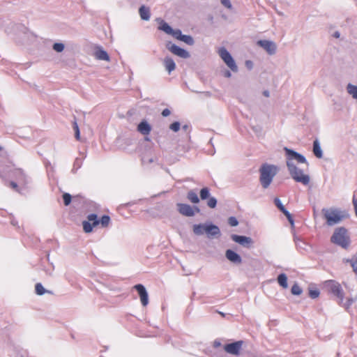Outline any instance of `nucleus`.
Here are the masks:
<instances>
[{
  "label": "nucleus",
  "instance_id": "nucleus-38",
  "mask_svg": "<svg viewBox=\"0 0 357 357\" xmlns=\"http://www.w3.org/2000/svg\"><path fill=\"white\" fill-rule=\"evenodd\" d=\"M181 128V123L178 121H174L169 125V129L174 132H178Z\"/></svg>",
  "mask_w": 357,
  "mask_h": 357
},
{
  "label": "nucleus",
  "instance_id": "nucleus-31",
  "mask_svg": "<svg viewBox=\"0 0 357 357\" xmlns=\"http://www.w3.org/2000/svg\"><path fill=\"white\" fill-rule=\"evenodd\" d=\"M82 226H83V229L86 233L91 232L93 230V228L95 227L93 225V223H91L86 220H84L82 222Z\"/></svg>",
  "mask_w": 357,
  "mask_h": 357
},
{
  "label": "nucleus",
  "instance_id": "nucleus-21",
  "mask_svg": "<svg viewBox=\"0 0 357 357\" xmlns=\"http://www.w3.org/2000/svg\"><path fill=\"white\" fill-rule=\"evenodd\" d=\"M139 15L142 20L148 21L150 19L151 14L149 8L142 6L139 9Z\"/></svg>",
  "mask_w": 357,
  "mask_h": 357
},
{
  "label": "nucleus",
  "instance_id": "nucleus-13",
  "mask_svg": "<svg viewBox=\"0 0 357 357\" xmlns=\"http://www.w3.org/2000/svg\"><path fill=\"white\" fill-rule=\"evenodd\" d=\"M133 289L137 291L142 305L144 307L146 306L149 304V294L145 287L142 284H137Z\"/></svg>",
  "mask_w": 357,
  "mask_h": 357
},
{
  "label": "nucleus",
  "instance_id": "nucleus-22",
  "mask_svg": "<svg viewBox=\"0 0 357 357\" xmlns=\"http://www.w3.org/2000/svg\"><path fill=\"white\" fill-rule=\"evenodd\" d=\"M206 223L204 224H195L193 225V232L195 235L201 236L205 234V227Z\"/></svg>",
  "mask_w": 357,
  "mask_h": 357
},
{
  "label": "nucleus",
  "instance_id": "nucleus-11",
  "mask_svg": "<svg viewBox=\"0 0 357 357\" xmlns=\"http://www.w3.org/2000/svg\"><path fill=\"white\" fill-rule=\"evenodd\" d=\"M243 343V342L242 340H239L226 344L224 346V350L229 354L238 356L240 354Z\"/></svg>",
  "mask_w": 357,
  "mask_h": 357
},
{
  "label": "nucleus",
  "instance_id": "nucleus-9",
  "mask_svg": "<svg viewBox=\"0 0 357 357\" xmlns=\"http://www.w3.org/2000/svg\"><path fill=\"white\" fill-rule=\"evenodd\" d=\"M167 48L174 54L182 58L188 59L190 56V53L183 48L172 43L171 42L167 44Z\"/></svg>",
  "mask_w": 357,
  "mask_h": 357
},
{
  "label": "nucleus",
  "instance_id": "nucleus-49",
  "mask_svg": "<svg viewBox=\"0 0 357 357\" xmlns=\"http://www.w3.org/2000/svg\"><path fill=\"white\" fill-rule=\"evenodd\" d=\"M10 186L12 188H13L14 190H15L16 191H18V186H17V184L16 182H15V181L10 182Z\"/></svg>",
  "mask_w": 357,
  "mask_h": 357
},
{
  "label": "nucleus",
  "instance_id": "nucleus-15",
  "mask_svg": "<svg viewBox=\"0 0 357 357\" xmlns=\"http://www.w3.org/2000/svg\"><path fill=\"white\" fill-rule=\"evenodd\" d=\"M205 234L209 238L219 237L221 234L220 228L212 222L206 223Z\"/></svg>",
  "mask_w": 357,
  "mask_h": 357
},
{
  "label": "nucleus",
  "instance_id": "nucleus-23",
  "mask_svg": "<svg viewBox=\"0 0 357 357\" xmlns=\"http://www.w3.org/2000/svg\"><path fill=\"white\" fill-rule=\"evenodd\" d=\"M187 199L192 204H198L200 201L197 194L192 190L188 192Z\"/></svg>",
  "mask_w": 357,
  "mask_h": 357
},
{
  "label": "nucleus",
  "instance_id": "nucleus-29",
  "mask_svg": "<svg viewBox=\"0 0 357 357\" xmlns=\"http://www.w3.org/2000/svg\"><path fill=\"white\" fill-rule=\"evenodd\" d=\"M83 158H76L74 161L72 172L75 173L82 165Z\"/></svg>",
  "mask_w": 357,
  "mask_h": 357
},
{
  "label": "nucleus",
  "instance_id": "nucleus-17",
  "mask_svg": "<svg viewBox=\"0 0 357 357\" xmlns=\"http://www.w3.org/2000/svg\"><path fill=\"white\" fill-rule=\"evenodd\" d=\"M137 130L144 135H147L151 130L150 124L145 120L142 121L137 126Z\"/></svg>",
  "mask_w": 357,
  "mask_h": 357
},
{
  "label": "nucleus",
  "instance_id": "nucleus-6",
  "mask_svg": "<svg viewBox=\"0 0 357 357\" xmlns=\"http://www.w3.org/2000/svg\"><path fill=\"white\" fill-rule=\"evenodd\" d=\"M220 58L225 64L233 71H238V66L229 51L225 47H220L218 51Z\"/></svg>",
  "mask_w": 357,
  "mask_h": 357
},
{
  "label": "nucleus",
  "instance_id": "nucleus-37",
  "mask_svg": "<svg viewBox=\"0 0 357 357\" xmlns=\"http://www.w3.org/2000/svg\"><path fill=\"white\" fill-rule=\"evenodd\" d=\"M63 200L65 206H68L71 203L72 197L69 193L65 192L63 195Z\"/></svg>",
  "mask_w": 357,
  "mask_h": 357
},
{
  "label": "nucleus",
  "instance_id": "nucleus-44",
  "mask_svg": "<svg viewBox=\"0 0 357 357\" xmlns=\"http://www.w3.org/2000/svg\"><path fill=\"white\" fill-rule=\"evenodd\" d=\"M73 129H74V131H75V137L77 139H79V137H80V132H79V126L77 123V122H74L73 123Z\"/></svg>",
  "mask_w": 357,
  "mask_h": 357
},
{
  "label": "nucleus",
  "instance_id": "nucleus-64",
  "mask_svg": "<svg viewBox=\"0 0 357 357\" xmlns=\"http://www.w3.org/2000/svg\"><path fill=\"white\" fill-rule=\"evenodd\" d=\"M354 210H355L356 215L357 216V206L354 207Z\"/></svg>",
  "mask_w": 357,
  "mask_h": 357
},
{
  "label": "nucleus",
  "instance_id": "nucleus-10",
  "mask_svg": "<svg viewBox=\"0 0 357 357\" xmlns=\"http://www.w3.org/2000/svg\"><path fill=\"white\" fill-rule=\"evenodd\" d=\"M3 27H4V30L7 33H10L13 31H15V30H20L23 32L26 30V27L22 24H13L11 22L6 23L4 20L0 19V28Z\"/></svg>",
  "mask_w": 357,
  "mask_h": 357
},
{
  "label": "nucleus",
  "instance_id": "nucleus-28",
  "mask_svg": "<svg viewBox=\"0 0 357 357\" xmlns=\"http://www.w3.org/2000/svg\"><path fill=\"white\" fill-rule=\"evenodd\" d=\"M14 174L16 176V177L17 178V179L19 180V181L26 182V175L24 173L22 169H17L15 170V173Z\"/></svg>",
  "mask_w": 357,
  "mask_h": 357
},
{
  "label": "nucleus",
  "instance_id": "nucleus-8",
  "mask_svg": "<svg viewBox=\"0 0 357 357\" xmlns=\"http://www.w3.org/2000/svg\"><path fill=\"white\" fill-rule=\"evenodd\" d=\"M178 208V211L183 215L186 217H192L195 215V211L197 213L200 211L199 208L197 206H191L188 204L178 203L176 204Z\"/></svg>",
  "mask_w": 357,
  "mask_h": 357
},
{
  "label": "nucleus",
  "instance_id": "nucleus-40",
  "mask_svg": "<svg viewBox=\"0 0 357 357\" xmlns=\"http://www.w3.org/2000/svg\"><path fill=\"white\" fill-rule=\"evenodd\" d=\"M170 35H172L174 38H175L177 40H181L182 36V32L180 29H173V31L171 32Z\"/></svg>",
  "mask_w": 357,
  "mask_h": 357
},
{
  "label": "nucleus",
  "instance_id": "nucleus-3",
  "mask_svg": "<svg viewBox=\"0 0 357 357\" xmlns=\"http://www.w3.org/2000/svg\"><path fill=\"white\" fill-rule=\"evenodd\" d=\"M287 167L291 178L298 183L306 185L310 181L307 174H304L303 171L299 169L293 161H287Z\"/></svg>",
  "mask_w": 357,
  "mask_h": 357
},
{
  "label": "nucleus",
  "instance_id": "nucleus-1",
  "mask_svg": "<svg viewBox=\"0 0 357 357\" xmlns=\"http://www.w3.org/2000/svg\"><path fill=\"white\" fill-rule=\"evenodd\" d=\"M278 173V167L274 165L263 164L259 168V181L263 188L267 189Z\"/></svg>",
  "mask_w": 357,
  "mask_h": 357
},
{
  "label": "nucleus",
  "instance_id": "nucleus-14",
  "mask_svg": "<svg viewBox=\"0 0 357 357\" xmlns=\"http://www.w3.org/2000/svg\"><path fill=\"white\" fill-rule=\"evenodd\" d=\"M257 44L264 49L270 55H273L276 52L277 47L274 42L267 40H260Z\"/></svg>",
  "mask_w": 357,
  "mask_h": 357
},
{
  "label": "nucleus",
  "instance_id": "nucleus-34",
  "mask_svg": "<svg viewBox=\"0 0 357 357\" xmlns=\"http://www.w3.org/2000/svg\"><path fill=\"white\" fill-rule=\"evenodd\" d=\"M291 294L293 295H301L302 293V289L299 287V285L296 283H295L292 287L291 289Z\"/></svg>",
  "mask_w": 357,
  "mask_h": 357
},
{
  "label": "nucleus",
  "instance_id": "nucleus-19",
  "mask_svg": "<svg viewBox=\"0 0 357 357\" xmlns=\"http://www.w3.org/2000/svg\"><path fill=\"white\" fill-rule=\"evenodd\" d=\"M312 151L317 158H321L323 157V151L318 139H315L313 142Z\"/></svg>",
  "mask_w": 357,
  "mask_h": 357
},
{
  "label": "nucleus",
  "instance_id": "nucleus-7",
  "mask_svg": "<svg viewBox=\"0 0 357 357\" xmlns=\"http://www.w3.org/2000/svg\"><path fill=\"white\" fill-rule=\"evenodd\" d=\"M287 156V161L296 160L298 163L307 164V161L304 155L287 147L284 148Z\"/></svg>",
  "mask_w": 357,
  "mask_h": 357
},
{
  "label": "nucleus",
  "instance_id": "nucleus-63",
  "mask_svg": "<svg viewBox=\"0 0 357 357\" xmlns=\"http://www.w3.org/2000/svg\"><path fill=\"white\" fill-rule=\"evenodd\" d=\"M148 162H149V163H151V162H154V160H153V158H150V159H149Z\"/></svg>",
  "mask_w": 357,
  "mask_h": 357
},
{
  "label": "nucleus",
  "instance_id": "nucleus-55",
  "mask_svg": "<svg viewBox=\"0 0 357 357\" xmlns=\"http://www.w3.org/2000/svg\"><path fill=\"white\" fill-rule=\"evenodd\" d=\"M288 221L289 222V223L291 224V226H294V220L293 219V217L291 216L289 218H287Z\"/></svg>",
  "mask_w": 357,
  "mask_h": 357
},
{
  "label": "nucleus",
  "instance_id": "nucleus-47",
  "mask_svg": "<svg viewBox=\"0 0 357 357\" xmlns=\"http://www.w3.org/2000/svg\"><path fill=\"white\" fill-rule=\"evenodd\" d=\"M221 3L227 8H231V3L229 0H220Z\"/></svg>",
  "mask_w": 357,
  "mask_h": 357
},
{
  "label": "nucleus",
  "instance_id": "nucleus-33",
  "mask_svg": "<svg viewBox=\"0 0 357 357\" xmlns=\"http://www.w3.org/2000/svg\"><path fill=\"white\" fill-rule=\"evenodd\" d=\"M35 291L36 294L39 296L43 295L47 291L44 288L41 283H37L35 286Z\"/></svg>",
  "mask_w": 357,
  "mask_h": 357
},
{
  "label": "nucleus",
  "instance_id": "nucleus-5",
  "mask_svg": "<svg viewBox=\"0 0 357 357\" xmlns=\"http://www.w3.org/2000/svg\"><path fill=\"white\" fill-rule=\"evenodd\" d=\"M326 285L328 291L339 299L338 303L342 304L344 300V293L340 283L334 280H328Z\"/></svg>",
  "mask_w": 357,
  "mask_h": 357
},
{
  "label": "nucleus",
  "instance_id": "nucleus-51",
  "mask_svg": "<svg viewBox=\"0 0 357 357\" xmlns=\"http://www.w3.org/2000/svg\"><path fill=\"white\" fill-rule=\"evenodd\" d=\"M213 345L214 348H218L221 346V342L219 340H215Z\"/></svg>",
  "mask_w": 357,
  "mask_h": 357
},
{
  "label": "nucleus",
  "instance_id": "nucleus-45",
  "mask_svg": "<svg viewBox=\"0 0 357 357\" xmlns=\"http://www.w3.org/2000/svg\"><path fill=\"white\" fill-rule=\"evenodd\" d=\"M319 291L318 289H310L309 296L311 298H316L319 296Z\"/></svg>",
  "mask_w": 357,
  "mask_h": 357
},
{
  "label": "nucleus",
  "instance_id": "nucleus-50",
  "mask_svg": "<svg viewBox=\"0 0 357 357\" xmlns=\"http://www.w3.org/2000/svg\"><path fill=\"white\" fill-rule=\"evenodd\" d=\"M287 218H289L291 215V214L287 211L286 208H284L283 211H281Z\"/></svg>",
  "mask_w": 357,
  "mask_h": 357
},
{
  "label": "nucleus",
  "instance_id": "nucleus-46",
  "mask_svg": "<svg viewBox=\"0 0 357 357\" xmlns=\"http://www.w3.org/2000/svg\"><path fill=\"white\" fill-rule=\"evenodd\" d=\"M353 303V300L352 299H347V302L346 303H342V304H340V305L344 307L346 309H348L350 305L352 304Z\"/></svg>",
  "mask_w": 357,
  "mask_h": 357
},
{
  "label": "nucleus",
  "instance_id": "nucleus-26",
  "mask_svg": "<svg viewBox=\"0 0 357 357\" xmlns=\"http://www.w3.org/2000/svg\"><path fill=\"white\" fill-rule=\"evenodd\" d=\"M200 199L206 200L210 197V190L208 187H204L200 190L199 192Z\"/></svg>",
  "mask_w": 357,
  "mask_h": 357
},
{
  "label": "nucleus",
  "instance_id": "nucleus-41",
  "mask_svg": "<svg viewBox=\"0 0 357 357\" xmlns=\"http://www.w3.org/2000/svg\"><path fill=\"white\" fill-rule=\"evenodd\" d=\"M342 261L344 263L349 264L350 266H352L357 263V255L353 256L351 259H343Z\"/></svg>",
  "mask_w": 357,
  "mask_h": 357
},
{
  "label": "nucleus",
  "instance_id": "nucleus-2",
  "mask_svg": "<svg viewBox=\"0 0 357 357\" xmlns=\"http://www.w3.org/2000/svg\"><path fill=\"white\" fill-rule=\"evenodd\" d=\"M331 241L344 249H347L351 244L347 229L344 227L336 228L331 237Z\"/></svg>",
  "mask_w": 357,
  "mask_h": 357
},
{
  "label": "nucleus",
  "instance_id": "nucleus-62",
  "mask_svg": "<svg viewBox=\"0 0 357 357\" xmlns=\"http://www.w3.org/2000/svg\"><path fill=\"white\" fill-rule=\"evenodd\" d=\"M218 313L222 316V317H225V314L224 312H218Z\"/></svg>",
  "mask_w": 357,
  "mask_h": 357
},
{
  "label": "nucleus",
  "instance_id": "nucleus-57",
  "mask_svg": "<svg viewBox=\"0 0 357 357\" xmlns=\"http://www.w3.org/2000/svg\"><path fill=\"white\" fill-rule=\"evenodd\" d=\"M354 207L357 206V199L354 196L352 199Z\"/></svg>",
  "mask_w": 357,
  "mask_h": 357
},
{
  "label": "nucleus",
  "instance_id": "nucleus-36",
  "mask_svg": "<svg viewBox=\"0 0 357 357\" xmlns=\"http://www.w3.org/2000/svg\"><path fill=\"white\" fill-rule=\"evenodd\" d=\"M64 44L62 43H54L52 48L56 52H61L64 50Z\"/></svg>",
  "mask_w": 357,
  "mask_h": 357
},
{
  "label": "nucleus",
  "instance_id": "nucleus-48",
  "mask_svg": "<svg viewBox=\"0 0 357 357\" xmlns=\"http://www.w3.org/2000/svg\"><path fill=\"white\" fill-rule=\"evenodd\" d=\"M171 114V111L168 108H165L162 112V115L164 117L168 116Z\"/></svg>",
  "mask_w": 357,
  "mask_h": 357
},
{
  "label": "nucleus",
  "instance_id": "nucleus-20",
  "mask_svg": "<svg viewBox=\"0 0 357 357\" xmlns=\"http://www.w3.org/2000/svg\"><path fill=\"white\" fill-rule=\"evenodd\" d=\"M95 56L98 60L109 61V56L106 51L101 48H98L95 52Z\"/></svg>",
  "mask_w": 357,
  "mask_h": 357
},
{
  "label": "nucleus",
  "instance_id": "nucleus-56",
  "mask_svg": "<svg viewBox=\"0 0 357 357\" xmlns=\"http://www.w3.org/2000/svg\"><path fill=\"white\" fill-rule=\"evenodd\" d=\"M10 223L13 226H17V225H18L17 221L15 220V219H12L11 221H10Z\"/></svg>",
  "mask_w": 357,
  "mask_h": 357
},
{
  "label": "nucleus",
  "instance_id": "nucleus-53",
  "mask_svg": "<svg viewBox=\"0 0 357 357\" xmlns=\"http://www.w3.org/2000/svg\"><path fill=\"white\" fill-rule=\"evenodd\" d=\"M353 268V271L355 273V274L357 275V263H355V264L351 266Z\"/></svg>",
  "mask_w": 357,
  "mask_h": 357
},
{
  "label": "nucleus",
  "instance_id": "nucleus-12",
  "mask_svg": "<svg viewBox=\"0 0 357 357\" xmlns=\"http://www.w3.org/2000/svg\"><path fill=\"white\" fill-rule=\"evenodd\" d=\"M231 239L235 243H237L247 248H251L253 243V240L250 237L242 235L231 234Z\"/></svg>",
  "mask_w": 357,
  "mask_h": 357
},
{
  "label": "nucleus",
  "instance_id": "nucleus-4",
  "mask_svg": "<svg viewBox=\"0 0 357 357\" xmlns=\"http://www.w3.org/2000/svg\"><path fill=\"white\" fill-rule=\"evenodd\" d=\"M322 213L324 218L326 220V224L328 226H333L340 223L342 219L343 215L341 212L337 209L333 208H323Z\"/></svg>",
  "mask_w": 357,
  "mask_h": 357
},
{
  "label": "nucleus",
  "instance_id": "nucleus-39",
  "mask_svg": "<svg viewBox=\"0 0 357 357\" xmlns=\"http://www.w3.org/2000/svg\"><path fill=\"white\" fill-rule=\"evenodd\" d=\"M273 202H274V204L275 205V206L280 211H283L285 207L284 206V205L282 204L281 200L278 198V197H275L273 200Z\"/></svg>",
  "mask_w": 357,
  "mask_h": 357
},
{
  "label": "nucleus",
  "instance_id": "nucleus-54",
  "mask_svg": "<svg viewBox=\"0 0 357 357\" xmlns=\"http://www.w3.org/2000/svg\"><path fill=\"white\" fill-rule=\"evenodd\" d=\"M189 128H190V127H189V126H188V125H187V124H185V125H183V126H182V129H183L184 131H185V132H188V131Z\"/></svg>",
  "mask_w": 357,
  "mask_h": 357
},
{
  "label": "nucleus",
  "instance_id": "nucleus-61",
  "mask_svg": "<svg viewBox=\"0 0 357 357\" xmlns=\"http://www.w3.org/2000/svg\"><path fill=\"white\" fill-rule=\"evenodd\" d=\"M334 36H335V38H339V37H340V33H339V32H337H337H335V33H334Z\"/></svg>",
  "mask_w": 357,
  "mask_h": 357
},
{
  "label": "nucleus",
  "instance_id": "nucleus-43",
  "mask_svg": "<svg viewBox=\"0 0 357 357\" xmlns=\"http://www.w3.org/2000/svg\"><path fill=\"white\" fill-rule=\"evenodd\" d=\"M228 224L231 227H236L238 225V221L234 216H231L228 218Z\"/></svg>",
  "mask_w": 357,
  "mask_h": 357
},
{
  "label": "nucleus",
  "instance_id": "nucleus-35",
  "mask_svg": "<svg viewBox=\"0 0 357 357\" xmlns=\"http://www.w3.org/2000/svg\"><path fill=\"white\" fill-rule=\"evenodd\" d=\"M217 199L214 197H209L208 198L207 206L211 208H214L217 206Z\"/></svg>",
  "mask_w": 357,
  "mask_h": 357
},
{
  "label": "nucleus",
  "instance_id": "nucleus-27",
  "mask_svg": "<svg viewBox=\"0 0 357 357\" xmlns=\"http://www.w3.org/2000/svg\"><path fill=\"white\" fill-rule=\"evenodd\" d=\"M110 217L107 215H104L101 217V218L99 220V224L101 225V227L105 228L108 227L109 222H110Z\"/></svg>",
  "mask_w": 357,
  "mask_h": 357
},
{
  "label": "nucleus",
  "instance_id": "nucleus-16",
  "mask_svg": "<svg viewBox=\"0 0 357 357\" xmlns=\"http://www.w3.org/2000/svg\"><path fill=\"white\" fill-rule=\"evenodd\" d=\"M225 257L234 264L239 265L242 263V257L241 255L231 249H228L225 251Z\"/></svg>",
  "mask_w": 357,
  "mask_h": 357
},
{
  "label": "nucleus",
  "instance_id": "nucleus-30",
  "mask_svg": "<svg viewBox=\"0 0 357 357\" xmlns=\"http://www.w3.org/2000/svg\"><path fill=\"white\" fill-rule=\"evenodd\" d=\"M180 40L186 43L188 45H193L195 43L193 38L190 35L183 34Z\"/></svg>",
  "mask_w": 357,
  "mask_h": 357
},
{
  "label": "nucleus",
  "instance_id": "nucleus-59",
  "mask_svg": "<svg viewBox=\"0 0 357 357\" xmlns=\"http://www.w3.org/2000/svg\"><path fill=\"white\" fill-rule=\"evenodd\" d=\"M225 77H231V73H230L229 70H227V71L225 72Z\"/></svg>",
  "mask_w": 357,
  "mask_h": 357
},
{
  "label": "nucleus",
  "instance_id": "nucleus-25",
  "mask_svg": "<svg viewBox=\"0 0 357 357\" xmlns=\"http://www.w3.org/2000/svg\"><path fill=\"white\" fill-rule=\"evenodd\" d=\"M278 284L283 288L286 289L288 287L287 277L284 273H280L278 275L277 278Z\"/></svg>",
  "mask_w": 357,
  "mask_h": 357
},
{
  "label": "nucleus",
  "instance_id": "nucleus-52",
  "mask_svg": "<svg viewBox=\"0 0 357 357\" xmlns=\"http://www.w3.org/2000/svg\"><path fill=\"white\" fill-rule=\"evenodd\" d=\"M245 66L248 69H252L253 67V63L251 61H245Z\"/></svg>",
  "mask_w": 357,
  "mask_h": 357
},
{
  "label": "nucleus",
  "instance_id": "nucleus-18",
  "mask_svg": "<svg viewBox=\"0 0 357 357\" xmlns=\"http://www.w3.org/2000/svg\"><path fill=\"white\" fill-rule=\"evenodd\" d=\"M163 64L169 74H170L176 68V63L171 57L166 56L164 59Z\"/></svg>",
  "mask_w": 357,
  "mask_h": 357
},
{
  "label": "nucleus",
  "instance_id": "nucleus-32",
  "mask_svg": "<svg viewBox=\"0 0 357 357\" xmlns=\"http://www.w3.org/2000/svg\"><path fill=\"white\" fill-rule=\"evenodd\" d=\"M88 221L92 222L93 226H98L99 225V219L96 213H91L87 216Z\"/></svg>",
  "mask_w": 357,
  "mask_h": 357
},
{
  "label": "nucleus",
  "instance_id": "nucleus-42",
  "mask_svg": "<svg viewBox=\"0 0 357 357\" xmlns=\"http://www.w3.org/2000/svg\"><path fill=\"white\" fill-rule=\"evenodd\" d=\"M295 242H296L297 248L299 250H301V249L305 250V246H307V244L304 241H303L298 238H296V239H295Z\"/></svg>",
  "mask_w": 357,
  "mask_h": 357
},
{
  "label": "nucleus",
  "instance_id": "nucleus-58",
  "mask_svg": "<svg viewBox=\"0 0 357 357\" xmlns=\"http://www.w3.org/2000/svg\"><path fill=\"white\" fill-rule=\"evenodd\" d=\"M263 95L266 97H269L270 96V93L267 90H265L264 92H263Z\"/></svg>",
  "mask_w": 357,
  "mask_h": 357
},
{
  "label": "nucleus",
  "instance_id": "nucleus-60",
  "mask_svg": "<svg viewBox=\"0 0 357 357\" xmlns=\"http://www.w3.org/2000/svg\"><path fill=\"white\" fill-rule=\"evenodd\" d=\"M1 156L3 157V158H6L8 156V153L6 151H3V152H1Z\"/></svg>",
  "mask_w": 357,
  "mask_h": 357
},
{
  "label": "nucleus",
  "instance_id": "nucleus-24",
  "mask_svg": "<svg viewBox=\"0 0 357 357\" xmlns=\"http://www.w3.org/2000/svg\"><path fill=\"white\" fill-rule=\"evenodd\" d=\"M158 28L160 30L164 31L167 34H170L171 32L173 31V29L171 27V26L162 20H160Z\"/></svg>",
  "mask_w": 357,
  "mask_h": 357
}]
</instances>
